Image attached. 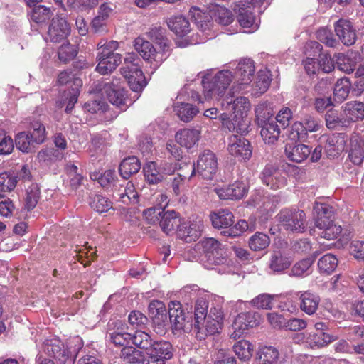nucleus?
Listing matches in <instances>:
<instances>
[{"label": "nucleus", "mask_w": 364, "mask_h": 364, "mask_svg": "<svg viewBox=\"0 0 364 364\" xmlns=\"http://www.w3.org/2000/svg\"><path fill=\"white\" fill-rule=\"evenodd\" d=\"M275 295L261 294L250 301L252 306L258 309H271Z\"/></svg>", "instance_id": "nucleus-58"}, {"label": "nucleus", "mask_w": 364, "mask_h": 364, "mask_svg": "<svg viewBox=\"0 0 364 364\" xmlns=\"http://www.w3.org/2000/svg\"><path fill=\"white\" fill-rule=\"evenodd\" d=\"M18 178L14 172L0 173V194L11 192L16 186Z\"/></svg>", "instance_id": "nucleus-49"}, {"label": "nucleus", "mask_w": 364, "mask_h": 364, "mask_svg": "<svg viewBox=\"0 0 364 364\" xmlns=\"http://www.w3.org/2000/svg\"><path fill=\"white\" fill-rule=\"evenodd\" d=\"M220 105L221 109L225 112L220 116L223 127L240 134L247 132L250 124L247 116L251 108L249 99L227 95L222 99Z\"/></svg>", "instance_id": "nucleus-1"}, {"label": "nucleus", "mask_w": 364, "mask_h": 364, "mask_svg": "<svg viewBox=\"0 0 364 364\" xmlns=\"http://www.w3.org/2000/svg\"><path fill=\"white\" fill-rule=\"evenodd\" d=\"M336 34L346 46L353 45L357 39L356 30L353 23L346 19H339L334 24Z\"/></svg>", "instance_id": "nucleus-20"}, {"label": "nucleus", "mask_w": 364, "mask_h": 364, "mask_svg": "<svg viewBox=\"0 0 364 364\" xmlns=\"http://www.w3.org/2000/svg\"><path fill=\"white\" fill-rule=\"evenodd\" d=\"M342 116L344 122H356L364 118V103L352 101L342 107Z\"/></svg>", "instance_id": "nucleus-30"}, {"label": "nucleus", "mask_w": 364, "mask_h": 364, "mask_svg": "<svg viewBox=\"0 0 364 364\" xmlns=\"http://www.w3.org/2000/svg\"><path fill=\"white\" fill-rule=\"evenodd\" d=\"M169 318L174 330L180 331L186 328V316L179 302L172 301L169 306Z\"/></svg>", "instance_id": "nucleus-31"}, {"label": "nucleus", "mask_w": 364, "mask_h": 364, "mask_svg": "<svg viewBox=\"0 0 364 364\" xmlns=\"http://www.w3.org/2000/svg\"><path fill=\"white\" fill-rule=\"evenodd\" d=\"M40 191L37 184H32L26 189L25 208L28 210L34 208L38 201Z\"/></svg>", "instance_id": "nucleus-60"}, {"label": "nucleus", "mask_w": 364, "mask_h": 364, "mask_svg": "<svg viewBox=\"0 0 364 364\" xmlns=\"http://www.w3.org/2000/svg\"><path fill=\"white\" fill-rule=\"evenodd\" d=\"M314 210L316 213L315 225L321 230V237L328 240L336 239L342 232V227L333 221L332 208L316 202Z\"/></svg>", "instance_id": "nucleus-7"}, {"label": "nucleus", "mask_w": 364, "mask_h": 364, "mask_svg": "<svg viewBox=\"0 0 364 364\" xmlns=\"http://www.w3.org/2000/svg\"><path fill=\"white\" fill-rule=\"evenodd\" d=\"M149 36L159 48L168 55L169 41L166 36L165 29L161 27L152 28L149 31Z\"/></svg>", "instance_id": "nucleus-47"}, {"label": "nucleus", "mask_w": 364, "mask_h": 364, "mask_svg": "<svg viewBox=\"0 0 364 364\" xmlns=\"http://www.w3.org/2000/svg\"><path fill=\"white\" fill-rule=\"evenodd\" d=\"M200 74L202 76L203 93L206 101H222L224 94L232 82L233 75L228 70H223L213 74L212 70H208Z\"/></svg>", "instance_id": "nucleus-5"}, {"label": "nucleus", "mask_w": 364, "mask_h": 364, "mask_svg": "<svg viewBox=\"0 0 364 364\" xmlns=\"http://www.w3.org/2000/svg\"><path fill=\"white\" fill-rule=\"evenodd\" d=\"M215 191L220 199H240L247 193L246 184L242 181H235L228 187L215 188Z\"/></svg>", "instance_id": "nucleus-26"}, {"label": "nucleus", "mask_w": 364, "mask_h": 364, "mask_svg": "<svg viewBox=\"0 0 364 364\" xmlns=\"http://www.w3.org/2000/svg\"><path fill=\"white\" fill-rule=\"evenodd\" d=\"M208 302L204 299H199L196 301L195 305V323L201 324L202 321H204L205 317L208 316Z\"/></svg>", "instance_id": "nucleus-63"}, {"label": "nucleus", "mask_w": 364, "mask_h": 364, "mask_svg": "<svg viewBox=\"0 0 364 364\" xmlns=\"http://www.w3.org/2000/svg\"><path fill=\"white\" fill-rule=\"evenodd\" d=\"M227 149L230 155L240 159H248L252 155L249 141L236 134L228 138Z\"/></svg>", "instance_id": "nucleus-18"}, {"label": "nucleus", "mask_w": 364, "mask_h": 364, "mask_svg": "<svg viewBox=\"0 0 364 364\" xmlns=\"http://www.w3.org/2000/svg\"><path fill=\"white\" fill-rule=\"evenodd\" d=\"M149 311L155 325L154 331L158 334L166 333V309L164 304L158 300L152 301L149 306Z\"/></svg>", "instance_id": "nucleus-19"}, {"label": "nucleus", "mask_w": 364, "mask_h": 364, "mask_svg": "<svg viewBox=\"0 0 364 364\" xmlns=\"http://www.w3.org/2000/svg\"><path fill=\"white\" fill-rule=\"evenodd\" d=\"M262 180L264 184L274 190L281 188L286 184V178L282 173L272 166H267L264 168L262 173Z\"/></svg>", "instance_id": "nucleus-27"}, {"label": "nucleus", "mask_w": 364, "mask_h": 364, "mask_svg": "<svg viewBox=\"0 0 364 364\" xmlns=\"http://www.w3.org/2000/svg\"><path fill=\"white\" fill-rule=\"evenodd\" d=\"M77 53V50L75 46L70 45L69 43H63L58 50V58L63 63H67L73 60Z\"/></svg>", "instance_id": "nucleus-61"}, {"label": "nucleus", "mask_w": 364, "mask_h": 364, "mask_svg": "<svg viewBox=\"0 0 364 364\" xmlns=\"http://www.w3.org/2000/svg\"><path fill=\"white\" fill-rule=\"evenodd\" d=\"M31 9L28 12V16L31 22L37 24L46 23L53 16L50 9L43 5H36L31 6Z\"/></svg>", "instance_id": "nucleus-41"}, {"label": "nucleus", "mask_w": 364, "mask_h": 364, "mask_svg": "<svg viewBox=\"0 0 364 364\" xmlns=\"http://www.w3.org/2000/svg\"><path fill=\"white\" fill-rule=\"evenodd\" d=\"M16 146L23 152L31 151L36 144L26 132L18 133L15 139Z\"/></svg>", "instance_id": "nucleus-59"}, {"label": "nucleus", "mask_w": 364, "mask_h": 364, "mask_svg": "<svg viewBox=\"0 0 364 364\" xmlns=\"http://www.w3.org/2000/svg\"><path fill=\"white\" fill-rule=\"evenodd\" d=\"M127 324L122 321L109 323V335L110 341L115 345L122 346L131 341V333L127 332Z\"/></svg>", "instance_id": "nucleus-21"}, {"label": "nucleus", "mask_w": 364, "mask_h": 364, "mask_svg": "<svg viewBox=\"0 0 364 364\" xmlns=\"http://www.w3.org/2000/svg\"><path fill=\"white\" fill-rule=\"evenodd\" d=\"M271 82V75L267 70H260L253 84L248 88L249 92L254 97H259L268 90Z\"/></svg>", "instance_id": "nucleus-29"}, {"label": "nucleus", "mask_w": 364, "mask_h": 364, "mask_svg": "<svg viewBox=\"0 0 364 364\" xmlns=\"http://www.w3.org/2000/svg\"><path fill=\"white\" fill-rule=\"evenodd\" d=\"M121 358L124 361L132 364H140L144 360V354L136 348L127 346L121 350Z\"/></svg>", "instance_id": "nucleus-53"}, {"label": "nucleus", "mask_w": 364, "mask_h": 364, "mask_svg": "<svg viewBox=\"0 0 364 364\" xmlns=\"http://www.w3.org/2000/svg\"><path fill=\"white\" fill-rule=\"evenodd\" d=\"M189 13L199 30V33H197L199 39H196L191 44L203 43L208 39L215 37L214 24L210 19H214L221 26H228L234 21L232 11L218 5L214 6L208 14L196 7L191 8Z\"/></svg>", "instance_id": "nucleus-2"}, {"label": "nucleus", "mask_w": 364, "mask_h": 364, "mask_svg": "<svg viewBox=\"0 0 364 364\" xmlns=\"http://www.w3.org/2000/svg\"><path fill=\"white\" fill-rule=\"evenodd\" d=\"M92 208L98 213H105L112 208V202L107 198L100 195L95 196L92 200L90 202Z\"/></svg>", "instance_id": "nucleus-62"}, {"label": "nucleus", "mask_w": 364, "mask_h": 364, "mask_svg": "<svg viewBox=\"0 0 364 364\" xmlns=\"http://www.w3.org/2000/svg\"><path fill=\"white\" fill-rule=\"evenodd\" d=\"M349 252L357 260L364 261V241L352 240L349 245Z\"/></svg>", "instance_id": "nucleus-64"}, {"label": "nucleus", "mask_w": 364, "mask_h": 364, "mask_svg": "<svg viewBox=\"0 0 364 364\" xmlns=\"http://www.w3.org/2000/svg\"><path fill=\"white\" fill-rule=\"evenodd\" d=\"M259 314L255 311H250L238 314L232 325L233 331L230 334L232 338H239L247 333L249 328H254L259 324Z\"/></svg>", "instance_id": "nucleus-15"}, {"label": "nucleus", "mask_w": 364, "mask_h": 364, "mask_svg": "<svg viewBox=\"0 0 364 364\" xmlns=\"http://www.w3.org/2000/svg\"><path fill=\"white\" fill-rule=\"evenodd\" d=\"M174 111L183 122L191 121L198 112V109L188 103H177L174 107Z\"/></svg>", "instance_id": "nucleus-48"}, {"label": "nucleus", "mask_w": 364, "mask_h": 364, "mask_svg": "<svg viewBox=\"0 0 364 364\" xmlns=\"http://www.w3.org/2000/svg\"><path fill=\"white\" fill-rule=\"evenodd\" d=\"M351 84L348 78H341L337 81L333 90V97L338 102L345 100L348 96Z\"/></svg>", "instance_id": "nucleus-50"}, {"label": "nucleus", "mask_w": 364, "mask_h": 364, "mask_svg": "<svg viewBox=\"0 0 364 364\" xmlns=\"http://www.w3.org/2000/svg\"><path fill=\"white\" fill-rule=\"evenodd\" d=\"M314 258H306L296 262L291 269V275L294 277H306L311 273Z\"/></svg>", "instance_id": "nucleus-52"}, {"label": "nucleus", "mask_w": 364, "mask_h": 364, "mask_svg": "<svg viewBox=\"0 0 364 364\" xmlns=\"http://www.w3.org/2000/svg\"><path fill=\"white\" fill-rule=\"evenodd\" d=\"M115 173L114 170H107L103 173L99 175L97 173H91L90 178L92 180H97L100 186L105 188H109L112 185L117 188L114 183L115 181Z\"/></svg>", "instance_id": "nucleus-56"}, {"label": "nucleus", "mask_w": 364, "mask_h": 364, "mask_svg": "<svg viewBox=\"0 0 364 364\" xmlns=\"http://www.w3.org/2000/svg\"><path fill=\"white\" fill-rule=\"evenodd\" d=\"M140 168L139 159L136 156H129L121 162L119 171L122 178L127 179L132 174L137 173Z\"/></svg>", "instance_id": "nucleus-43"}, {"label": "nucleus", "mask_w": 364, "mask_h": 364, "mask_svg": "<svg viewBox=\"0 0 364 364\" xmlns=\"http://www.w3.org/2000/svg\"><path fill=\"white\" fill-rule=\"evenodd\" d=\"M119 48L116 41H101L97 43V65L95 70L101 75H107L113 72L122 62V55L114 53Z\"/></svg>", "instance_id": "nucleus-6"}, {"label": "nucleus", "mask_w": 364, "mask_h": 364, "mask_svg": "<svg viewBox=\"0 0 364 364\" xmlns=\"http://www.w3.org/2000/svg\"><path fill=\"white\" fill-rule=\"evenodd\" d=\"M141 60L137 54L127 53L124 65L120 68L121 74L127 80L130 88L135 92H140L146 85L145 77L141 70Z\"/></svg>", "instance_id": "nucleus-8"}, {"label": "nucleus", "mask_w": 364, "mask_h": 364, "mask_svg": "<svg viewBox=\"0 0 364 364\" xmlns=\"http://www.w3.org/2000/svg\"><path fill=\"white\" fill-rule=\"evenodd\" d=\"M311 149L304 144H294L288 143L285 146V154L289 160L301 163L304 161L310 154Z\"/></svg>", "instance_id": "nucleus-32"}, {"label": "nucleus", "mask_w": 364, "mask_h": 364, "mask_svg": "<svg viewBox=\"0 0 364 364\" xmlns=\"http://www.w3.org/2000/svg\"><path fill=\"white\" fill-rule=\"evenodd\" d=\"M81 348L82 340L78 336L69 340L66 344L58 338L51 337L43 341L41 350L58 364H74L77 352Z\"/></svg>", "instance_id": "nucleus-4"}, {"label": "nucleus", "mask_w": 364, "mask_h": 364, "mask_svg": "<svg viewBox=\"0 0 364 364\" xmlns=\"http://www.w3.org/2000/svg\"><path fill=\"white\" fill-rule=\"evenodd\" d=\"M198 246L202 250L203 265L208 269H215L218 274H233L236 268L232 259L228 258L226 250L215 238L202 240Z\"/></svg>", "instance_id": "nucleus-3"}, {"label": "nucleus", "mask_w": 364, "mask_h": 364, "mask_svg": "<svg viewBox=\"0 0 364 364\" xmlns=\"http://www.w3.org/2000/svg\"><path fill=\"white\" fill-rule=\"evenodd\" d=\"M259 126L262 127L260 134L265 143L274 144L277 141L280 129L274 122L272 121V122Z\"/></svg>", "instance_id": "nucleus-46"}, {"label": "nucleus", "mask_w": 364, "mask_h": 364, "mask_svg": "<svg viewBox=\"0 0 364 364\" xmlns=\"http://www.w3.org/2000/svg\"><path fill=\"white\" fill-rule=\"evenodd\" d=\"M210 220L215 228H227L234 223V215L228 209H220L210 214Z\"/></svg>", "instance_id": "nucleus-37"}, {"label": "nucleus", "mask_w": 364, "mask_h": 364, "mask_svg": "<svg viewBox=\"0 0 364 364\" xmlns=\"http://www.w3.org/2000/svg\"><path fill=\"white\" fill-rule=\"evenodd\" d=\"M338 339L337 336L326 332L309 333L306 344L311 348H319L327 346Z\"/></svg>", "instance_id": "nucleus-34"}, {"label": "nucleus", "mask_w": 364, "mask_h": 364, "mask_svg": "<svg viewBox=\"0 0 364 364\" xmlns=\"http://www.w3.org/2000/svg\"><path fill=\"white\" fill-rule=\"evenodd\" d=\"M70 32V27L67 21L63 17L53 18L48 28V38L52 42H60L65 39Z\"/></svg>", "instance_id": "nucleus-24"}, {"label": "nucleus", "mask_w": 364, "mask_h": 364, "mask_svg": "<svg viewBox=\"0 0 364 364\" xmlns=\"http://www.w3.org/2000/svg\"><path fill=\"white\" fill-rule=\"evenodd\" d=\"M103 90L106 93L108 100L116 107L125 109L128 99L126 92L122 86L114 82L106 84Z\"/></svg>", "instance_id": "nucleus-22"}, {"label": "nucleus", "mask_w": 364, "mask_h": 364, "mask_svg": "<svg viewBox=\"0 0 364 364\" xmlns=\"http://www.w3.org/2000/svg\"><path fill=\"white\" fill-rule=\"evenodd\" d=\"M344 148L345 141L342 134H332L328 136L325 151L328 157H336L344 150Z\"/></svg>", "instance_id": "nucleus-38"}, {"label": "nucleus", "mask_w": 364, "mask_h": 364, "mask_svg": "<svg viewBox=\"0 0 364 364\" xmlns=\"http://www.w3.org/2000/svg\"><path fill=\"white\" fill-rule=\"evenodd\" d=\"M146 354L149 360L146 364H166L172 358L173 348L170 342L161 340L153 342Z\"/></svg>", "instance_id": "nucleus-16"}, {"label": "nucleus", "mask_w": 364, "mask_h": 364, "mask_svg": "<svg viewBox=\"0 0 364 364\" xmlns=\"http://www.w3.org/2000/svg\"><path fill=\"white\" fill-rule=\"evenodd\" d=\"M297 296L302 311L309 316L316 312L321 301L320 296L317 294L310 290L300 291L297 292Z\"/></svg>", "instance_id": "nucleus-23"}, {"label": "nucleus", "mask_w": 364, "mask_h": 364, "mask_svg": "<svg viewBox=\"0 0 364 364\" xmlns=\"http://www.w3.org/2000/svg\"><path fill=\"white\" fill-rule=\"evenodd\" d=\"M223 323V311L221 306H213L209 314L205 317L201 324H194L199 331L205 330L208 333L214 334L222 328Z\"/></svg>", "instance_id": "nucleus-17"}, {"label": "nucleus", "mask_w": 364, "mask_h": 364, "mask_svg": "<svg viewBox=\"0 0 364 364\" xmlns=\"http://www.w3.org/2000/svg\"><path fill=\"white\" fill-rule=\"evenodd\" d=\"M203 227L200 220L183 222L178 225V235L186 242H190L200 236Z\"/></svg>", "instance_id": "nucleus-25"}, {"label": "nucleus", "mask_w": 364, "mask_h": 364, "mask_svg": "<svg viewBox=\"0 0 364 364\" xmlns=\"http://www.w3.org/2000/svg\"><path fill=\"white\" fill-rule=\"evenodd\" d=\"M310 46L314 50V56L318 57L317 61L319 70H321L323 73L331 72L333 69L334 65L330 55L321 52L323 47L318 42H311Z\"/></svg>", "instance_id": "nucleus-40"}, {"label": "nucleus", "mask_w": 364, "mask_h": 364, "mask_svg": "<svg viewBox=\"0 0 364 364\" xmlns=\"http://www.w3.org/2000/svg\"><path fill=\"white\" fill-rule=\"evenodd\" d=\"M270 243V239L266 234L257 232L249 240V246L252 250L260 251L267 248Z\"/></svg>", "instance_id": "nucleus-55"}, {"label": "nucleus", "mask_w": 364, "mask_h": 364, "mask_svg": "<svg viewBox=\"0 0 364 364\" xmlns=\"http://www.w3.org/2000/svg\"><path fill=\"white\" fill-rule=\"evenodd\" d=\"M28 134L37 144L43 143L46 138V127L38 120H35L31 123L30 130Z\"/></svg>", "instance_id": "nucleus-54"}, {"label": "nucleus", "mask_w": 364, "mask_h": 364, "mask_svg": "<svg viewBox=\"0 0 364 364\" xmlns=\"http://www.w3.org/2000/svg\"><path fill=\"white\" fill-rule=\"evenodd\" d=\"M134 47L143 59L151 63L154 69L168 57L165 52L159 48L156 49L149 41L141 37L134 40Z\"/></svg>", "instance_id": "nucleus-13"}, {"label": "nucleus", "mask_w": 364, "mask_h": 364, "mask_svg": "<svg viewBox=\"0 0 364 364\" xmlns=\"http://www.w3.org/2000/svg\"><path fill=\"white\" fill-rule=\"evenodd\" d=\"M161 218L160 226L167 235L173 231L176 226L178 227L180 225L178 214L174 210L164 211Z\"/></svg>", "instance_id": "nucleus-44"}, {"label": "nucleus", "mask_w": 364, "mask_h": 364, "mask_svg": "<svg viewBox=\"0 0 364 364\" xmlns=\"http://www.w3.org/2000/svg\"><path fill=\"white\" fill-rule=\"evenodd\" d=\"M176 169V164L163 161H149L143 167V172L145 180L149 184H157L161 182L166 176L173 174Z\"/></svg>", "instance_id": "nucleus-12"}, {"label": "nucleus", "mask_w": 364, "mask_h": 364, "mask_svg": "<svg viewBox=\"0 0 364 364\" xmlns=\"http://www.w3.org/2000/svg\"><path fill=\"white\" fill-rule=\"evenodd\" d=\"M217 171L218 160L215 154L210 150H205L199 155L196 164H193L191 177L198 173L205 179H212Z\"/></svg>", "instance_id": "nucleus-14"}, {"label": "nucleus", "mask_w": 364, "mask_h": 364, "mask_svg": "<svg viewBox=\"0 0 364 364\" xmlns=\"http://www.w3.org/2000/svg\"><path fill=\"white\" fill-rule=\"evenodd\" d=\"M113 196L123 204L128 205L131 203H136L138 198V193L132 182H128L125 187L120 186L115 188Z\"/></svg>", "instance_id": "nucleus-36"}, {"label": "nucleus", "mask_w": 364, "mask_h": 364, "mask_svg": "<svg viewBox=\"0 0 364 364\" xmlns=\"http://www.w3.org/2000/svg\"><path fill=\"white\" fill-rule=\"evenodd\" d=\"M255 122L259 126L272 122L274 112L267 102H261L255 106Z\"/></svg>", "instance_id": "nucleus-42"}, {"label": "nucleus", "mask_w": 364, "mask_h": 364, "mask_svg": "<svg viewBox=\"0 0 364 364\" xmlns=\"http://www.w3.org/2000/svg\"><path fill=\"white\" fill-rule=\"evenodd\" d=\"M277 218L287 231L303 232L306 230V215L303 210L285 208L279 212Z\"/></svg>", "instance_id": "nucleus-11"}, {"label": "nucleus", "mask_w": 364, "mask_h": 364, "mask_svg": "<svg viewBox=\"0 0 364 364\" xmlns=\"http://www.w3.org/2000/svg\"><path fill=\"white\" fill-rule=\"evenodd\" d=\"M131 341L138 348L146 350V353L153 343L151 336L142 331H136L133 336L131 335Z\"/></svg>", "instance_id": "nucleus-57"}, {"label": "nucleus", "mask_w": 364, "mask_h": 364, "mask_svg": "<svg viewBox=\"0 0 364 364\" xmlns=\"http://www.w3.org/2000/svg\"><path fill=\"white\" fill-rule=\"evenodd\" d=\"M257 364H287L284 360H279V353L274 346H264L258 351Z\"/></svg>", "instance_id": "nucleus-35"}, {"label": "nucleus", "mask_w": 364, "mask_h": 364, "mask_svg": "<svg viewBox=\"0 0 364 364\" xmlns=\"http://www.w3.org/2000/svg\"><path fill=\"white\" fill-rule=\"evenodd\" d=\"M264 3L269 4V0H240L238 4L237 21L245 33H252L256 31L259 24L256 21L255 16L247 9L251 6H262Z\"/></svg>", "instance_id": "nucleus-10"}, {"label": "nucleus", "mask_w": 364, "mask_h": 364, "mask_svg": "<svg viewBox=\"0 0 364 364\" xmlns=\"http://www.w3.org/2000/svg\"><path fill=\"white\" fill-rule=\"evenodd\" d=\"M254 62L250 58H242L237 63L235 68V85L231 89L232 92L248 93V88L255 73Z\"/></svg>", "instance_id": "nucleus-9"}, {"label": "nucleus", "mask_w": 364, "mask_h": 364, "mask_svg": "<svg viewBox=\"0 0 364 364\" xmlns=\"http://www.w3.org/2000/svg\"><path fill=\"white\" fill-rule=\"evenodd\" d=\"M291 263L290 257L284 251L275 250L271 255L269 267L274 272H281L288 269Z\"/></svg>", "instance_id": "nucleus-33"}, {"label": "nucleus", "mask_w": 364, "mask_h": 364, "mask_svg": "<svg viewBox=\"0 0 364 364\" xmlns=\"http://www.w3.org/2000/svg\"><path fill=\"white\" fill-rule=\"evenodd\" d=\"M168 28L178 36L183 37L191 31L190 23L183 16L171 17L167 21Z\"/></svg>", "instance_id": "nucleus-39"}, {"label": "nucleus", "mask_w": 364, "mask_h": 364, "mask_svg": "<svg viewBox=\"0 0 364 364\" xmlns=\"http://www.w3.org/2000/svg\"><path fill=\"white\" fill-rule=\"evenodd\" d=\"M338 260L334 255L326 254L318 261V267L321 273L331 274L337 267Z\"/></svg>", "instance_id": "nucleus-51"}, {"label": "nucleus", "mask_w": 364, "mask_h": 364, "mask_svg": "<svg viewBox=\"0 0 364 364\" xmlns=\"http://www.w3.org/2000/svg\"><path fill=\"white\" fill-rule=\"evenodd\" d=\"M201 137L200 129H183L176 134V141L183 147L191 149L196 146Z\"/></svg>", "instance_id": "nucleus-28"}, {"label": "nucleus", "mask_w": 364, "mask_h": 364, "mask_svg": "<svg viewBox=\"0 0 364 364\" xmlns=\"http://www.w3.org/2000/svg\"><path fill=\"white\" fill-rule=\"evenodd\" d=\"M232 350L240 360L246 361L252 358L254 346L249 341L240 340L233 345Z\"/></svg>", "instance_id": "nucleus-45"}]
</instances>
